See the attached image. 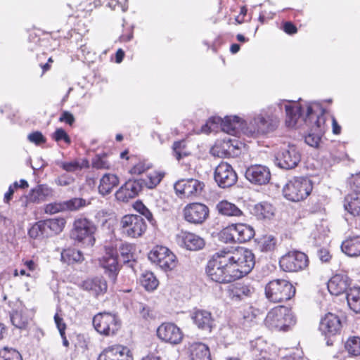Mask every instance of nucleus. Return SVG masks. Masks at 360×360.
<instances>
[{
    "mask_svg": "<svg viewBox=\"0 0 360 360\" xmlns=\"http://www.w3.org/2000/svg\"><path fill=\"white\" fill-rule=\"evenodd\" d=\"M203 184L195 179H181L174 184V190L183 197H192L200 194Z\"/></svg>",
    "mask_w": 360,
    "mask_h": 360,
    "instance_id": "22",
    "label": "nucleus"
},
{
    "mask_svg": "<svg viewBox=\"0 0 360 360\" xmlns=\"http://www.w3.org/2000/svg\"><path fill=\"white\" fill-rule=\"evenodd\" d=\"M148 259L165 271L174 269L177 263L174 254L162 245L153 248L148 254Z\"/></svg>",
    "mask_w": 360,
    "mask_h": 360,
    "instance_id": "13",
    "label": "nucleus"
},
{
    "mask_svg": "<svg viewBox=\"0 0 360 360\" xmlns=\"http://www.w3.org/2000/svg\"><path fill=\"white\" fill-rule=\"evenodd\" d=\"M93 326L100 334L113 335L120 329L121 323L118 317L111 313H98L93 318Z\"/></svg>",
    "mask_w": 360,
    "mask_h": 360,
    "instance_id": "11",
    "label": "nucleus"
},
{
    "mask_svg": "<svg viewBox=\"0 0 360 360\" xmlns=\"http://www.w3.org/2000/svg\"><path fill=\"white\" fill-rule=\"evenodd\" d=\"M216 208L219 214L229 217H239L243 212L233 203L227 200H221L217 203Z\"/></svg>",
    "mask_w": 360,
    "mask_h": 360,
    "instance_id": "38",
    "label": "nucleus"
},
{
    "mask_svg": "<svg viewBox=\"0 0 360 360\" xmlns=\"http://www.w3.org/2000/svg\"><path fill=\"white\" fill-rule=\"evenodd\" d=\"M234 141L231 139L217 141L211 149L212 154L219 158H231L237 155L239 148L234 145Z\"/></svg>",
    "mask_w": 360,
    "mask_h": 360,
    "instance_id": "25",
    "label": "nucleus"
},
{
    "mask_svg": "<svg viewBox=\"0 0 360 360\" xmlns=\"http://www.w3.org/2000/svg\"><path fill=\"white\" fill-rule=\"evenodd\" d=\"M75 179L68 174H63L55 179V182L58 186H67L72 184Z\"/></svg>",
    "mask_w": 360,
    "mask_h": 360,
    "instance_id": "60",
    "label": "nucleus"
},
{
    "mask_svg": "<svg viewBox=\"0 0 360 360\" xmlns=\"http://www.w3.org/2000/svg\"><path fill=\"white\" fill-rule=\"evenodd\" d=\"M276 240L272 236H265L259 242V247L262 252H271L276 248Z\"/></svg>",
    "mask_w": 360,
    "mask_h": 360,
    "instance_id": "49",
    "label": "nucleus"
},
{
    "mask_svg": "<svg viewBox=\"0 0 360 360\" xmlns=\"http://www.w3.org/2000/svg\"><path fill=\"white\" fill-rule=\"evenodd\" d=\"M188 349L191 360H211L210 349L204 343H189Z\"/></svg>",
    "mask_w": 360,
    "mask_h": 360,
    "instance_id": "32",
    "label": "nucleus"
},
{
    "mask_svg": "<svg viewBox=\"0 0 360 360\" xmlns=\"http://www.w3.org/2000/svg\"><path fill=\"white\" fill-rule=\"evenodd\" d=\"M349 184L352 193L360 195V173L352 176Z\"/></svg>",
    "mask_w": 360,
    "mask_h": 360,
    "instance_id": "61",
    "label": "nucleus"
},
{
    "mask_svg": "<svg viewBox=\"0 0 360 360\" xmlns=\"http://www.w3.org/2000/svg\"><path fill=\"white\" fill-rule=\"evenodd\" d=\"M98 360H134L133 354L127 347L116 345L105 349Z\"/></svg>",
    "mask_w": 360,
    "mask_h": 360,
    "instance_id": "24",
    "label": "nucleus"
},
{
    "mask_svg": "<svg viewBox=\"0 0 360 360\" xmlns=\"http://www.w3.org/2000/svg\"><path fill=\"white\" fill-rule=\"evenodd\" d=\"M82 288L89 292L95 297L103 295L108 289V284L103 277H94L84 281L82 283Z\"/></svg>",
    "mask_w": 360,
    "mask_h": 360,
    "instance_id": "26",
    "label": "nucleus"
},
{
    "mask_svg": "<svg viewBox=\"0 0 360 360\" xmlns=\"http://www.w3.org/2000/svg\"><path fill=\"white\" fill-rule=\"evenodd\" d=\"M165 173L162 171H153L150 172L146 179H143V188L146 186L149 189L155 188L165 176Z\"/></svg>",
    "mask_w": 360,
    "mask_h": 360,
    "instance_id": "42",
    "label": "nucleus"
},
{
    "mask_svg": "<svg viewBox=\"0 0 360 360\" xmlns=\"http://www.w3.org/2000/svg\"><path fill=\"white\" fill-rule=\"evenodd\" d=\"M0 360H22V358L15 349L5 347L0 349Z\"/></svg>",
    "mask_w": 360,
    "mask_h": 360,
    "instance_id": "48",
    "label": "nucleus"
},
{
    "mask_svg": "<svg viewBox=\"0 0 360 360\" xmlns=\"http://www.w3.org/2000/svg\"><path fill=\"white\" fill-rule=\"evenodd\" d=\"M214 177L219 186L221 188L232 186L238 179L232 166L226 162H221L216 167Z\"/></svg>",
    "mask_w": 360,
    "mask_h": 360,
    "instance_id": "18",
    "label": "nucleus"
},
{
    "mask_svg": "<svg viewBox=\"0 0 360 360\" xmlns=\"http://www.w3.org/2000/svg\"><path fill=\"white\" fill-rule=\"evenodd\" d=\"M52 139L56 142L64 141L67 144H70L71 143L70 136L62 128H58L52 134Z\"/></svg>",
    "mask_w": 360,
    "mask_h": 360,
    "instance_id": "55",
    "label": "nucleus"
},
{
    "mask_svg": "<svg viewBox=\"0 0 360 360\" xmlns=\"http://www.w3.org/2000/svg\"><path fill=\"white\" fill-rule=\"evenodd\" d=\"M254 292L253 287L245 283H237L229 287L228 296L232 301L239 302L250 297Z\"/></svg>",
    "mask_w": 360,
    "mask_h": 360,
    "instance_id": "27",
    "label": "nucleus"
},
{
    "mask_svg": "<svg viewBox=\"0 0 360 360\" xmlns=\"http://www.w3.org/2000/svg\"><path fill=\"white\" fill-rule=\"evenodd\" d=\"M245 178L255 185H266L271 179V172L266 166L254 165L247 168L245 174Z\"/></svg>",
    "mask_w": 360,
    "mask_h": 360,
    "instance_id": "21",
    "label": "nucleus"
},
{
    "mask_svg": "<svg viewBox=\"0 0 360 360\" xmlns=\"http://www.w3.org/2000/svg\"><path fill=\"white\" fill-rule=\"evenodd\" d=\"M120 224L122 233L131 238L139 237L146 230V224L141 215H125Z\"/></svg>",
    "mask_w": 360,
    "mask_h": 360,
    "instance_id": "15",
    "label": "nucleus"
},
{
    "mask_svg": "<svg viewBox=\"0 0 360 360\" xmlns=\"http://www.w3.org/2000/svg\"><path fill=\"white\" fill-rule=\"evenodd\" d=\"M207 276L218 283H229L238 279L224 250L217 252L207 264Z\"/></svg>",
    "mask_w": 360,
    "mask_h": 360,
    "instance_id": "3",
    "label": "nucleus"
},
{
    "mask_svg": "<svg viewBox=\"0 0 360 360\" xmlns=\"http://www.w3.org/2000/svg\"><path fill=\"white\" fill-rule=\"evenodd\" d=\"M279 265L284 271L297 272L307 266L308 257L302 252L290 251L281 257Z\"/></svg>",
    "mask_w": 360,
    "mask_h": 360,
    "instance_id": "14",
    "label": "nucleus"
},
{
    "mask_svg": "<svg viewBox=\"0 0 360 360\" xmlns=\"http://www.w3.org/2000/svg\"><path fill=\"white\" fill-rule=\"evenodd\" d=\"M295 317L289 308L278 306L271 309L264 320V323L271 330L287 331L295 324Z\"/></svg>",
    "mask_w": 360,
    "mask_h": 360,
    "instance_id": "6",
    "label": "nucleus"
},
{
    "mask_svg": "<svg viewBox=\"0 0 360 360\" xmlns=\"http://www.w3.org/2000/svg\"><path fill=\"white\" fill-rule=\"evenodd\" d=\"M83 259L82 252L75 249L64 250L61 252V260L68 264L82 261Z\"/></svg>",
    "mask_w": 360,
    "mask_h": 360,
    "instance_id": "44",
    "label": "nucleus"
},
{
    "mask_svg": "<svg viewBox=\"0 0 360 360\" xmlns=\"http://www.w3.org/2000/svg\"><path fill=\"white\" fill-rule=\"evenodd\" d=\"M301 160V153L295 145L281 148L275 155V164L283 169L295 168Z\"/></svg>",
    "mask_w": 360,
    "mask_h": 360,
    "instance_id": "12",
    "label": "nucleus"
},
{
    "mask_svg": "<svg viewBox=\"0 0 360 360\" xmlns=\"http://www.w3.org/2000/svg\"><path fill=\"white\" fill-rule=\"evenodd\" d=\"M184 219L192 224H202L209 217V208L204 204L193 202L183 210Z\"/></svg>",
    "mask_w": 360,
    "mask_h": 360,
    "instance_id": "17",
    "label": "nucleus"
},
{
    "mask_svg": "<svg viewBox=\"0 0 360 360\" xmlns=\"http://www.w3.org/2000/svg\"><path fill=\"white\" fill-rule=\"evenodd\" d=\"M345 349L348 354L354 356H360V337L352 336L345 343Z\"/></svg>",
    "mask_w": 360,
    "mask_h": 360,
    "instance_id": "46",
    "label": "nucleus"
},
{
    "mask_svg": "<svg viewBox=\"0 0 360 360\" xmlns=\"http://www.w3.org/2000/svg\"><path fill=\"white\" fill-rule=\"evenodd\" d=\"M54 321L59 330L60 335H63L65 332L66 325L63 322V319L60 317L58 314H56L54 316Z\"/></svg>",
    "mask_w": 360,
    "mask_h": 360,
    "instance_id": "62",
    "label": "nucleus"
},
{
    "mask_svg": "<svg viewBox=\"0 0 360 360\" xmlns=\"http://www.w3.org/2000/svg\"><path fill=\"white\" fill-rule=\"evenodd\" d=\"M342 329V322L338 316L328 313L323 316L319 322V331L324 337L327 346H333L337 335Z\"/></svg>",
    "mask_w": 360,
    "mask_h": 360,
    "instance_id": "10",
    "label": "nucleus"
},
{
    "mask_svg": "<svg viewBox=\"0 0 360 360\" xmlns=\"http://www.w3.org/2000/svg\"><path fill=\"white\" fill-rule=\"evenodd\" d=\"M117 259V249L108 247L105 248V255L99 260L100 265L105 269V274L113 283L116 281L120 269Z\"/></svg>",
    "mask_w": 360,
    "mask_h": 360,
    "instance_id": "16",
    "label": "nucleus"
},
{
    "mask_svg": "<svg viewBox=\"0 0 360 360\" xmlns=\"http://www.w3.org/2000/svg\"><path fill=\"white\" fill-rule=\"evenodd\" d=\"M179 239L180 245L189 250H198L205 245L204 240L193 233H183Z\"/></svg>",
    "mask_w": 360,
    "mask_h": 360,
    "instance_id": "31",
    "label": "nucleus"
},
{
    "mask_svg": "<svg viewBox=\"0 0 360 360\" xmlns=\"http://www.w3.org/2000/svg\"><path fill=\"white\" fill-rule=\"evenodd\" d=\"M152 167V164L147 161H139L130 170L133 174H141Z\"/></svg>",
    "mask_w": 360,
    "mask_h": 360,
    "instance_id": "54",
    "label": "nucleus"
},
{
    "mask_svg": "<svg viewBox=\"0 0 360 360\" xmlns=\"http://www.w3.org/2000/svg\"><path fill=\"white\" fill-rule=\"evenodd\" d=\"M313 189L311 181L304 176H295L283 188L284 197L292 202H299L309 195Z\"/></svg>",
    "mask_w": 360,
    "mask_h": 360,
    "instance_id": "7",
    "label": "nucleus"
},
{
    "mask_svg": "<svg viewBox=\"0 0 360 360\" xmlns=\"http://www.w3.org/2000/svg\"><path fill=\"white\" fill-rule=\"evenodd\" d=\"M143 189V179H129L123 184L116 192V198L122 202H127L139 195Z\"/></svg>",
    "mask_w": 360,
    "mask_h": 360,
    "instance_id": "23",
    "label": "nucleus"
},
{
    "mask_svg": "<svg viewBox=\"0 0 360 360\" xmlns=\"http://www.w3.org/2000/svg\"><path fill=\"white\" fill-rule=\"evenodd\" d=\"M59 121L65 122V123L68 124L69 125H72L75 122V117L72 113H70L68 111H64L61 114V115L59 118Z\"/></svg>",
    "mask_w": 360,
    "mask_h": 360,
    "instance_id": "64",
    "label": "nucleus"
},
{
    "mask_svg": "<svg viewBox=\"0 0 360 360\" xmlns=\"http://www.w3.org/2000/svg\"><path fill=\"white\" fill-rule=\"evenodd\" d=\"M295 103L292 101L280 100L277 103L255 111L249 115L244 127L243 135L248 138L259 139L274 131L278 125L279 120L276 115L277 109L282 112L285 104Z\"/></svg>",
    "mask_w": 360,
    "mask_h": 360,
    "instance_id": "2",
    "label": "nucleus"
},
{
    "mask_svg": "<svg viewBox=\"0 0 360 360\" xmlns=\"http://www.w3.org/2000/svg\"><path fill=\"white\" fill-rule=\"evenodd\" d=\"M28 235L33 239H41L49 237V233L45 229L43 221L35 223L28 231Z\"/></svg>",
    "mask_w": 360,
    "mask_h": 360,
    "instance_id": "45",
    "label": "nucleus"
},
{
    "mask_svg": "<svg viewBox=\"0 0 360 360\" xmlns=\"http://www.w3.org/2000/svg\"><path fill=\"white\" fill-rule=\"evenodd\" d=\"M344 207L351 215L360 216V195L349 193L345 198Z\"/></svg>",
    "mask_w": 360,
    "mask_h": 360,
    "instance_id": "36",
    "label": "nucleus"
},
{
    "mask_svg": "<svg viewBox=\"0 0 360 360\" xmlns=\"http://www.w3.org/2000/svg\"><path fill=\"white\" fill-rule=\"evenodd\" d=\"M96 226L86 218L76 219L70 232V238L78 243L86 247H92L95 243Z\"/></svg>",
    "mask_w": 360,
    "mask_h": 360,
    "instance_id": "9",
    "label": "nucleus"
},
{
    "mask_svg": "<svg viewBox=\"0 0 360 360\" xmlns=\"http://www.w3.org/2000/svg\"><path fill=\"white\" fill-rule=\"evenodd\" d=\"M158 337L163 342L178 345L183 340L181 330L174 323H163L157 329Z\"/></svg>",
    "mask_w": 360,
    "mask_h": 360,
    "instance_id": "19",
    "label": "nucleus"
},
{
    "mask_svg": "<svg viewBox=\"0 0 360 360\" xmlns=\"http://www.w3.org/2000/svg\"><path fill=\"white\" fill-rule=\"evenodd\" d=\"M317 256L319 258V259L323 262H327L331 258V255H330L328 250L325 248L318 250Z\"/></svg>",
    "mask_w": 360,
    "mask_h": 360,
    "instance_id": "63",
    "label": "nucleus"
},
{
    "mask_svg": "<svg viewBox=\"0 0 360 360\" xmlns=\"http://www.w3.org/2000/svg\"><path fill=\"white\" fill-rule=\"evenodd\" d=\"M56 163L67 172H75L88 166V161L85 160L80 161L79 160L75 159L70 162L57 160Z\"/></svg>",
    "mask_w": 360,
    "mask_h": 360,
    "instance_id": "41",
    "label": "nucleus"
},
{
    "mask_svg": "<svg viewBox=\"0 0 360 360\" xmlns=\"http://www.w3.org/2000/svg\"><path fill=\"white\" fill-rule=\"evenodd\" d=\"M43 222L49 237L60 233L65 225V220L63 218L46 219Z\"/></svg>",
    "mask_w": 360,
    "mask_h": 360,
    "instance_id": "39",
    "label": "nucleus"
},
{
    "mask_svg": "<svg viewBox=\"0 0 360 360\" xmlns=\"http://www.w3.org/2000/svg\"><path fill=\"white\" fill-rule=\"evenodd\" d=\"M219 126L223 131L236 136L240 134H243V129L246 126V120L237 115L226 116L224 119L219 117H212L202 127L201 130L207 134L217 131Z\"/></svg>",
    "mask_w": 360,
    "mask_h": 360,
    "instance_id": "5",
    "label": "nucleus"
},
{
    "mask_svg": "<svg viewBox=\"0 0 360 360\" xmlns=\"http://www.w3.org/2000/svg\"><path fill=\"white\" fill-rule=\"evenodd\" d=\"M250 348L252 351L262 353L266 349V342L262 338H258L255 340L250 341Z\"/></svg>",
    "mask_w": 360,
    "mask_h": 360,
    "instance_id": "58",
    "label": "nucleus"
},
{
    "mask_svg": "<svg viewBox=\"0 0 360 360\" xmlns=\"http://www.w3.org/2000/svg\"><path fill=\"white\" fill-rule=\"evenodd\" d=\"M10 318L14 326L20 329L24 328L30 320L29 310L20 302L11 313Z\"/></svg>",
    "mask_w": 360,
    "mask_h": 360,
    "instance_id": "30",
    "label": "nucleus"
},
{
    "mask_svg": "<svg viewBox=\"0 0 360 360\" xmlns=\"http://www.w3.org/2000/svg\"><path fill=\"white\" fill-rule=\"evenodd\" d=\"M223 250L238 279L248 274L253 269L255 259L250 250L238 248L233 250L229 249Z\"/></svg>",
    "mask_w": 360,
    "mask_h": 360,
    "instance_id": "4",
    "label": "nucleus"
},
{
    "mask_svg": "<svg viewBox=\"0 0 360 360\" xmlns=\"http://www.w3.org/2000/svg\"><path fill=\"white\" fill-rule=\"evenodd\" d=\"M173 155L177 160L191 155L188 150L185 141H176L173 144Z\"/></svg>",
    "mask_w": 360,
    "mask_h": 360,
    "instance_id": "47",
    "label": "nucleus"
},
{
    "mask_svg": "<svg viewBox=\"0 0 360 360\" xmlns=\"http://www.w3.org/2000/svg\"><path fill=\"white\" fill-rule=\"evenodd\" d=\"M119 183L118 178L115 174H106L103 175L100 181L98 191L102 195H107L111 192L112 188Z\"/></svg>",
    "mask_w": 360,
    "mask_h": 360,
    "instance_id": "37",
    "label": "nucleus"
},
{
    "mask_svg": "<svg viewBox=\"0 0 360 360\" xmlns=\"http://www.w3.org/2000/svg\"><path fill=\"white\" fill-rule=\"evenodd\" d=\"M53 195V190L45 184H40L32 188L27 195L28 202L41 203Z\"/></svg>",
    "mask_w": 360,
    "mask_h": 360,
    "instance_id": "29",
    "label": "nucleus"
},
{
    "mask_svg": "<svg viewBox=\"0 0 360 360\" xmlns=\"http://www.w3.org/2000/svg\"><path fill=\"white\" fill-rule=\"evenodd\" d=\"M265 296L271 302L278 303L290 300L295 294V288L285 279H274L265 285Z\"/></svg>",
    "mask_w": 360,
    "mask_h": 360,
    "instance_id": "8",
    "label": "nucleus"
},
{
    "mask_svg": "<svg viewBox=\"0 0 360 360\" xmlns=\"http://www.w3.org/2000/svg\"><path fill=\"white\" fill-rule=\"evenodd\" d=\"M342 251L349 257L360 255V236L347 237L341 245Z\"/></svg>",
    "mask_w": 360,
    "mask_h": 360,
    "instance_id": "34",
    "label": "nucleus"
},
{
    "mask_svg": "<svg viewBox=\"0 0 360 360\" xmlns=\"http://www.w3.org/2000/svg\"><path fill=\"white\" fill-rule=\"evenodd\" d=\"M133 247L130 244H122L120 246V256L124 263L130 262L134 258Z\"/></svg>",
    "mask_w": 360,
    "mask_h": 360,
    "instance_id": "52",
    "label": "nucleus"
},
{
    "mask_svg": "<svg viewBox=\"0 0 360 360\" xmlns=\"http://www.w3.org/2000/svg\"><path fill=\"white\" fill-rule=\"evenodd\" d=\"M64 210L68 209L70 211L77 210L84 206H86V200L80 198H75L70 199L63 203Z\"/></svg>",
    "mask_w": 360,
    "mask_h": 360,
    "instance_id": "51",
    "label": "nucleus"
},
{
    "mask_svg": "<svg viewBox=\"0 0 360 360\" xmlns=\"http://www.w3.org/2000/svg\"><path fill=\"white\" fill-rule=\"evenodd\" d=\"M285 110L286 126L300 128L304 124L309 125L311 129L304 136V141L311 147L318 148L326 129L325 110L321 105L316 101L295 102L285 104Z\"/></svg>",
    "mask_w": 360,
    "mask_h": 360,
    "instance_id": "1",
    "label": "nucleus"
},
{
    "mask_svg": "<svg viewBox=\"0 0 360 360\" xmlns=\"http://www.w3.org/2000/svg\"><path fill=\"white\" fill-rule=\"evenodd\" d=\"M93 167L98 169H108L110 164L105 156L96 155L92 161Z\"/></svg>",
    "mask_w": 360,
    "mask_h": 360,
    "instance_id": "57",
    "label": "nucleus"
},
{
    "mask_svg": "<svg viewBox=\"0 0 360 360\" xmlns=\"http://www.w3.org/2000/svg\"><path fill=\"white\" fill-rule=\"evenodd\" d=\"M237 243H243L251 240L255 234V230L252 226L246 224H234Z\"/></svg>",
    "mask_w": 360,
    "mask_h": 360,
    "instance_id": "35",
    "label": "nucleus"
},
{
    "mask_svg": "<svg viewBox=\"0 0 360 360\" xmlns=\"http://www.w3.org/2000/svg\"><path fill=\"white\" fill-rule=\"evenodd\" d=\"M346 297L350 309L355 313H360V287L349 288Z\"/></svg>",
    "mask_w": 360,
    "mask_h": 360,
    "instance_id": "40",
    "label": "nucleus"
},
{
    "mask_svg": "<svg viewBox=\"0 0 360 360\" xmlns=\"http://www.w3.org/2000/svg\"><path fill=\"white\" fill-rule=\"evenodd\" d=\"M135 209L143 216H144L148 221L151 224V225L155 226L156 224V221L153 217V214L148 209V207L141 202H139L136 203Z\"/></svg>",
    "mask_w": 360,
    "mask_h": 360,
    "instance_id": "53",
    "label": "nucleus"
},
{
    "mask_svg": "<svg viewBox=\"0 0 360 360\" xmlns=\"http://www.w3.org/2000/svg\"><path fill=\"white\" fill-rule=\"evenodd\" d=\"M64 210L63 203L53 202L47 204L44 207L46 214H53Z\"/></svg>",
    "mask_w": 360,
    "mask_h": 360,
    "instance_id": "59",
    "label": "nucleus"
},
{
    "mask_svg": "<svg viewBox=\"0 0 360 360\" xmlns=\"http://www.w3.org/2000/svg\"><path fill=\"white\" fill-rule=\"evenodd\" d=\"M349 279L346 275L336 274L328 282V290L331 295L338 296L344 292H347L349 285Z\"/></svg>",
    "mask_w": 360,
    "mask_h": 360,
    "instance_id": "28",
    "label": "nucleus"
},
{
    "mask_svg": "<svg viewBox=\"0 0 360 360\" xmlns=\"http://www.w3.org/2000/svg\"><path fill=\"white\" fill-rule=\"evenodd\" d=\"M220 236L225 243H236L237 237L236 236L234 224H231L224 228L221 231Z\"/></svg>",
    "mask_w": 360,
    "mask_h": 360,
    "instance_id": "50",
    "label": "nucleus"
},
{
    "mask_svg": "<svg viewBox=\"0 0 360 360\" xmlns=\"http://www.w3.org/2000/svg\"><path fill=\"white\" fill-rule=\"evenodd\" d=\"M140 283L148 291L155 290L158 285V281L151 271L143 272L140 277Z\"/></svg>",
    "mask_w": 360,
    "mask_h": 360,
    "instance_id": "43",
    "label": "nucleus"
},
{
    "mask_svg": "<svg viewBox=\"0 0 360 360\" xmlns=\"http://www.w3.org/2000/svg\"><path fill=\"white\" fill-rule=\"evenodd\" d=\"M27 139L30 142L33 143L37 146H39L42 143H44L46 141V139L42 133L39 131L30 133L27 136Z\"/></svg>",
    "mask_w": 360,
    "mask_h": 360,
    "instance_id": "56",
    "label": "nucleus"
},
{
    "mask_svg": "<svg viewBox=\"0 0 360 360\" xmlns=\"http://www.w3.org/2000/svg\"><path fill=\"white\" fill-rule=\"evenodd\" d=\"M250 212L258 219H270L274 215L275 208L271 203L264 201L253 205Z\"/></svg>",
    "mask_w": 360,
    "mask_h": 360,
    "instance_id": "33",
    "label": "nucleus"
},
{
    "mask_svg": "<svg viewBox=\"0 0 360 360\" xmlns=\"http://www.w3.org/2000/svg\"><path fill=\"white\" fill-rule=\"evenodd\" d=\"M191 319L195 326L206 333H211L215 327V320L212 313L202 309H194L191 312Z\"/></svg>",
    "mask_w": 360,
    "mask_h": 360,
    "instance_id": "20",
    "label": "nucleus"
}]
</instances>
